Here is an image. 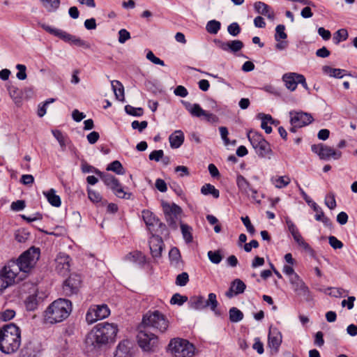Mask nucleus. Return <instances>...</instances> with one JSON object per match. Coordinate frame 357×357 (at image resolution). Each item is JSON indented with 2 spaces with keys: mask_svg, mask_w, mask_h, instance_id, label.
<instances>
[{
  "mask_svg": "<svg viewBox=\"0 0 357 357\" xmlns=\"http://www.w3.org/2000/svg\"><path fill=\"white\" fill-rule=\"evenodd\" d=\"M70 257L69 256L60 254L56 259V271L61 275H66L70 271Z\"/></svg>",
  "mask_w": 357,
  "mask_h": 357,
  "instance_id": "aec40b11",
  "label": "nucleus"
},
{
  "mask_svg": "<svg viewBox=\"0 0 357 357\" xmlns=\"http://www.w3.org/2000/svg\"><path fill=\"white\" fill-rule=\"evenodd\" d=\"M21 344V331L14 324L0 328V350L6 354L15 353Z\"/></svg>",
  "mask_w": 357,
  "mask_h": 357,
  "instance_id": "f03ea898",
  "label": "nucleus"
},
{
  "mask_svg": "<svg viewBox=\"0 0 357 357\" xmlns=\"http://www.w3.org/2000/svg\"><path fill=\"white\" fill-rule=\"evenodd\" d=\"M82 280L79 275H70L63 284V291L66 296H70L78 293L81 287Z\"/></svg>",
  "mask_w": 357,
  "mask_h": 357,
  "instance_id": "4468645a",
  "label": "nucleus"
},
{
  "mask_svg": "<svg viewBox=\"0 0 357 357\" xmlns=\"http://www.w3.org/2000/svg\"><path fill=\"white\" fill-rule=\"evenodd\" d=\"M312 152L317 154L320 159L328 160L331 158L337 160L341 158L342 152L323 144H313L311 146Z\"/></svg>",
  "mask_w": 357,
  "mask_h": 357,
  "instance_id": "ddd939ff",
  "label": "nucleus"
},
{
  "mask_svg": "<svg viewBox=\"0 0 357 357\" xmlns=\"http://www.w3.org/2000/svg\"><path fill=\"white\" fill-rule=\"evenodd\" d=\"M126 259L134 263L144 264L145 256L141 252L135 251L127 255Z\"/></svg>",
  "mask_w": 357,
  "mask_h": 357,
  "instance_id": "c9c22d12",
  "label": "nucleus"
},
{
  "mask_svg": "<svg viewBox=\"0 0 357 357\" xmlns=\"http://www.w3.org/2000/svg\"><path fill=\"white\" fill-rule=\"evenodd\" d=\"M15 315V312L13 310H6L0 312V321H6L13 319Z\"/></svg>",
  "mask_w": 357,
  "mask_h": 357,
  "instance_id": "5fc2aeb1",
  "label": "nucleus"
},
{
  "mask_svg": "<svg viewBox=\"0 0 357 357\" xmlns=\"http://www.w3.org/2000/svg\"><path fill=\"white\" fill-rule=\"evenodd\" d=\"M229 319L231 322H238L243 319V312L238 308L233 307L229 310Z\"/></svg>",
  "mask_w": 357,
  "mask_h": 357,
  "instance_id": "a19ab883",
  "label": "nucleus"
},
{
  "mask_svg": "<svg viewBox=\"0 0 357 357\" xmlns=\"http://www.w3.org/2000/svg\"><path fill=\"white\" fill-rule=\"evenodd\" d=\"M132 128L133 129H137L139 132H142L148 126L146 121H142L139 122L138 121H134L132 122Z\"/></svg>",
  "mask_w": 357,
  "mask_h": 357,
  "instance_id": "0e129e2a",
  "label": "nucleus"
},
{
  "mask_svg": "<svg viewBox=\"0 0 357 357\" xmlns=\"http://www.w3.org/2000/svg\"><path fill=\"white\" fill-rule=\"evenodd\" d=\"M162 209L165 214V220L169 226L173 229H176L177 222L180 220L182 210L180 206L175 204H169L164 203Z\"/></svg>",
  "mask_w": 357,
  "mask_h": 357,
  "instance_id": "1a4fd4ad",
  "label": "nucleus"
},
{
  "mask_svg": "<svg viewBox=\"0 0 357 357\" xmlns=\"http://www.w3.org/2000/svg\"><path fill=\"white\" fill-rule=\"evenodd\" d=\"M285 26L283 24H279L275 28V40L280 41L287 38V34L284 32Z\"/></svg>",
  "mask_w": 357,
  "mask_h": 357,
  "instance_id": "49530a36",
  "label": "nucleus"
},
{
  "mask_svg": "<svg viewBox=\"0 0 357 357\" xmlns=\"http://www.w3.org/2000/svg\"><path fill=\"white\" fill-rule=\"evenodd\" d=\"M291 117L290 123L291 126L303 127L309 125L313 121V118L310 114L303 112H290Z\"/></svg>",
  "mask_w": 357,
  "mask_h": 357,
  "instance_id": "2eb2a0df",
  "label": "nucleus"
},
{
  "mask_svg": "<svg viewBox=\"0 0 357 357\" xmlns=\"http://www.w3.org/2000/svg\"><path fill=\"white\" fill-rule=\"evenodd\" d=\"M117 333V325L108 322L99 323L87 334L85 339L86 346L91 351L99 349L114 342Z\"/></svg>",
  "mask_w": 357,
  "mask_h": 357,
  "instance_id": "f257e3e1",
  "label": "nucleus"
},
{
  "mask_svg": "<svg viewBox=\"0 0 357 357\" xmlns=\"http://www.w3.org/2000/svg\"><path fill=\"white\" fill-rule=\"evenodd\" d=\"M40 1L49 13L55 12L60 6V0H40Z\"/></svg>",
  "mask_w": 357,
  "mask_h": 357,
  "instance_id": "2f4dec72",
  "label": "nucleus"
},
{
  "mask_svg": "<svg viewBox=\"0 0 357 357\" xmlns=\"http://www.w3.org/2000/svg\"><path fill=\"white\" fill-rule=\"evenodd\" d=\"M323 73L328 75L330 77L335 78H342L346 74V70L340 68H333L328 66H324L322 67Z\"/></svg>",
  "mask_w": 357,
  "mask_h": 357,
  "instance_id": "cd10ccee",
  "label": "nucleus"
},
{
  "mask_svg": "<svg viewBox=\"0 0 357 357\" xmlns=\"http://www.w3.org/2000/svg\"><path fill=\"white\" fill-rule=\"evenodd\" d=\"M38 305V299L37 295L33 294L29 296L25 301V306L27 310L33 311Z\"/></svg>",
  "mask_w": 357,
  "mask_h": 357,
  "instance_id": "58836bf2",
  "label": "nucleus"
},
{
  "mask_svg": "<svg viewBox=\"0 0 357 357\" xmlns=\"http://www.w3.org/2000/svg\"><path fill=\"white\" fill-rule=\"evenodd\" d=\"M20 273H22V271L17 264L15 260H11L4 266L0 273L3 276L8 283L11 285L24 277L22 274V275L18 276Z\"/></svg>",
  "mask_w": 357,
  "mask_h": 357,
  "instance_id": "6e6552de",
  "label": "nucleus"
},
{
  "mask_svg": "<svg viewBox=\"0 0 357 357\" xmlns=\"http://www.w3.org/2000/svg\"><path fill=\"white\" fill-rule=\"evenodd\" d=\"M146 59L153 63L154 64L165 66V63L162 60L155 56L151 51H149L146 54Z\"/></svg>",
  "mask_w": 357,
  "mask_h": 357,
  "instance_id": "bf43d9fd",
  "label": "nucleus"
},
{
  "mask_svg": "<svg viewBox=\"0 0 357 357\" xmlns=\"http://www.w3.org/2000/svg\"><path fill=\"white\" fill-rule=\"evenodd\" d=\"M111 84L116 99L120 101H124V88L123 84L118 80L112 81Z\"/></svg>",
  "mask_w": 357,
  "mask_h": 357,
  "instance_id": "c85d7f7f",
  "label": "nucleus"
},
{
  "mask_svg": "<svg viewBox=\"0 0 357 357\" xmlns=\"http://www.w3.org/2000/svg\"><path fill=\"white\" fill-rule=\"evenodd\" d=\"M169 141L172 148H179L184 142L183 132L181 130H176L174 133L169 135Z\"/></svg>",
  "mask_w": 357,
  "mask_h": 357,
  "instance_id": "393cba45",
  "label": "nucleus"
},
{
  "mask_svg": "<svg viewBox=\"0 0 357 357\" xmlns=\"http://www.w3.org/2000/svg\"><path fill=\"white\" fill-rule=\"evenodd\" d=\"M217 46L223 51L236 53L243 47V43L239 40L223 42L219 40L214 41Z\"/></svg>",
  "mask_w": 357,
  "mask_h": 357,
  "instance_id": "f3484780",
  "label": "nucleus"
},
{
  "mask_svg": "<svg viewBox=\"0 0 357 357\" xmlns=\"http://www.w3.org/2000/svg\"><path fill=\"white\" fill-rule=\"evenodd\" d=\"M282 343V334L277 328H270L268 338V346L274 349L275 351L278 350Z\"/></svg>",
  "mask_w": 357,
  "mask_h": 357,
  "instance_id": "4be33fe9",
  "label": "nucleus"
},
{
  "mask_svg": "<svg viewBox=\"0 0 357 357\" xmlns=\"http://www.w3.org/2000/svg\"><path fill=\"white\" fill-rule=\"evenodd\" d=\"M142 218L146 223L148 229L153 233L155 231V227L158 226L159 227H165V225L160 222V220L154 215V214L149 211H142Z\"/></svg>",
  "mask_w": 357,
  "mask_h": 357,
  "instance_id": "a211bd4d",
  "label": "nucleus"
},
{
  "mask_svg": "<svg viewBox=\"0 0 357 357\" xmlns=\"http://www.w3.org/2000/svg\"><path fill=\"white\" fill-rule=\"evenodd\" d=\"M298 76H300V74L296 73H285L282 76V80L285 83L286 87L291 91L296 90L298 84L297 82L298 79Z\"/></svg>",
  "mask_w": 357,
  "mask_h": 357,
  "instance_id": "b1692460",
  "label": "nucleus"
},
{
  "mask_svg": "<svg viewBox=\"0 0 357 357\" xmlns=\"http://www.w3.org/2000/svg\"><path fill=\"white\" fill-rule=\"evenodd\" d=\"M183 104L192 116L203 117L208 123H216L218 121V118L216 115L203 109L197 103L192 105L190 102L183 101Z\"/></svg>",
  "mask_w": 357,
  "mask_h": 357,
  "instance_id": "9d476101",
  "label": "nucleus"
},
{
  "mask_svg": "<svg viewBox=\"0 0 357 357\" xmlns=\"http://www.w3.org/2000/svg\"><path fill=\"white\" fill-rule=\"evenodd\" d=\"M149 243L152 257L154 259L160 258L164 246L162 238L158 235L152 234L149 238Z\"/></svg>",
  "mask_w": 357,
  "mask_h": 357,
  "instance_id": "dca6fc26",
  "label": "nucleus"
},
{
  "mask_svg": "<svg viewBox=\"0 0 357 357\" xmlns=\"http://www.w3.org/2000/svg\"><path fill=\"white\" fill-rule=\"evenodd\" d=\"M40 249L31 247L24 252L15 261L17 264L22 275L26 277L34 268L40 258Z\"/></svg>",
  "mask_w": 357,
  "mask_h": 357,
  "instance_id": "20e7f679",
  "label": "nucleus"
},
{
  "mask_svg": "<svg viewBox=\"0 0 357 357\" xmlns=\"http://www.w3.org/2000/svg\"><path fill=\"white\" fill-rule=\"evenodd\" d=\"M25 208V202L23 200H17L11 204V209L15 211L23 210Z\"/></svg>",
  "mask_w": 357,
  "mask_h": 357,
  "instance_id": "774afa93",
  "label": "nucleus"
},
{
  "mask_svg": "<svg viewBox=\"0 0 357 357\" xmlns=\"http://www.w3.org/2000/svg\"><path fill=\"white\" fill-rule=\"evenodd\" d=\"M168 346L174 357H193L195 355V347L187 340L174 338Z\"/></svg>",
  "mask_w": 357,
  "mask_h": 357,
  "instance_id": "0eeeda50",
  "label": "nucleus"
},
{
  "mask_svg": "<svg viewBox=\"0 0 357 357\" xmlns=\"http://www.w3.org/2000/svg\"><path fill=\"white\" fill-rule=\"evenodd\" d=\"M130 38V33L125 29H122L119 31V42L124 43L126 40Z\"/></svg>",
  "mask_w": 357,
  "mask_h": 357,
  "instance_id": "69168bd1",
  "label": "nucleus"
},
{
  "mask_svg": "<svg viewBox=\"0 0 357 357\" xmlns=\"http://www.w3.org/2000/svg\"><path fill=\"white\" fill-rule=\"evenodd\" d=\"M208 259H210V261L213 263V264H219L222 259V257L220 252L219 250L218 251H208Z\"/></svg>",
  "mask_w": 357,
  "mask_h": 357,
  "instance_id": "3c124183",
  "label": "nucleus"
},
{
  "mask_svg": "<svg viewBox=\"0 0 357 357\" xmlns=\"http://www.w3.org/2000/svg\"><path fill=\"white\" fill-rule=\"evenodd\" d=\"M220 22L213 20L208 22L206 29L211 34H216L220 29Z\"/></svg>",
  "mask_w": 357,
  "mask_h": 357,
  "instance_id": "37998d69",
  "label": "nucleus"
},
{
  "mask_svg": "<svg viewBox=\"0 0 357 357\" xmlns=\"http://www.w3.org/2000/svg\"><path fill=\"white\" fill-rule=\"evenodd\" d=\"M181 230L183 235V238L186 241V243H190L192 241V227L188 226V225L181 223Z\"/></svg>",
  "mask_w": 357,
  "mask_h": 357,
  "instance_id": "79ce46f5",
  "label": "nucleus"
},
{
  "mask_svg": "<svg viewBox=\"0 0 357 357\" xmlns=\"http://www.w3.org/2000/svg\"><path fill=\"white\" fill-rule=\"evenodd\" d=\"M201 193L204 195H211L215 199L220 197L219 190L210 183H206L201 188Z\"/></svg>",
  "mask_w": 357,
  "mask_h": 357,
  "instance_id": "473e14b6",
  "label": "nucleus"
},
{
  "mask_svg": "<svg viewBox=\"0 0 357 357\" xmlns=\"http://www.w3.org/2000/svg\"><path fill=\"white\" fill-rule=\"evenodd\" d=\"M8 92L10 98L13 100L15 104L20 107L22 102V93L21 90L15 86H10L8 88Z\"/></svg>",
  "mask_w": 357,
  "mask_h": 357,
  "instance_id": "c756f323",
  "label": "nucleus"
},
{
  "mask_svg": "<svg viewBox=\"0 0 357 357\" xmlns=\"http://www.w3.org/2000/svg\"><path fill=\"white\" fill-rule=\"evenodd\" d=\"M88 197L91 202L96 203L100 202L102 199V197L99 192L91 189L88 190Z\"/></svg>",
  "mask_w": 357,
  "mask_h": 357,
  "instance_id": "13d9d810",
  "label": "nucleus"
},
{
  "mask_svg": "<svg viewBox=\"0 0 357 357\" xmlns=\"http://www.w3.org/2000/svg\"><path fill=\"white\" fill-rule=\"evenodd\" d=\"M95 173L100 176L104 183L110 188L112 185H116L117 178L110 174H103L98 170H96Z\"/></svg>",
  "mask_w": 357,
  "mask_h": 357,
  "instance_id": "f704fd0d",
  "label": "nucleus"
},
{
  "mask_svg": "<svg viewBox=\"0 0 357 357\" xmlns=\"http://www.w3.org/2000/svg\"><path fill=\"white\" fill-rule=\"evenodd\" d=\"M107 171H112L117 174L123 175L125 173V170L119 160H114L111 162L107 167Z\"/></svg>",
  "mask_w": 357,
  "mask_h": 357,
  "instance_id": "ea45409f",
  "label": "nucleus"
},
{
  "mask_svg": "<svg viewBox=\"0 0 357 357\" xmlns=\"http://www.w3.org/2000/svg\"><path fill=\"white\" fill-rule=\"evenodd\" d=\"M348 36V31L345 29H341L335 33L333 40L336 44H338L341 41L346 40Z\"/></svg>",
  "mask_w": 357,
  "mask_h": 357,
  "instance_id": "a18cd8bd",
  "label": "nucleus"
},
{
  "mask_svg": "<svg viewBox=\"0 0 357 357\" xmlns=\"http://www.w3.org/2000/svg\"><path fill=\"white\" fill-rule=\"evenodd\" d=\"M328 242L330 245L333 249H341L343 247V243L340 240H338L335 236H329Z\"/></svg>",
  "mask_w": 357,
  "mask_h": 357,
  "instance_id": "052dcab7",
  "label": "nucleus"
},
{
  "mask_svg": "<svg viewBox=\"0 0 357 357\" xmlns=\"http://www.w3.org/2000/svg\"><path fill=\"white\" fill-rule=\"evenodd\" d=\"M188 297L186 296H182L178 293L174 294L171 300L170 303L172 305H182L184 303L188 301Z\"/></svg>",
  "mask_w": 357,
  "mask_h": 357,
  "instance_id": "8fccbe9b",
  "label": "nucleus"
},
{
  "mask_svg": "<svg viewBox=\"0 0 357 357\" xmlns=\"http://www.w3.org/2000/svg\"><path fill=\"white\" fill-rule=\"evenodd\" d=\"M110 310L107 305H92L88 310L86 314V320L89 324H93L99 319L107 317Z\"/></svg>",
  "mask_w": 357,
  "mask_h": 357,
  "instance_id": "f8f14e48",
  "label": "nucleus"
},
{
  "mask_svg": "<svg viewBox=\"0 0 357 357\" xmlns=\"http://www.w3.org/2000/svg\"><path fill=\"white\" fill-rule=\"evenodd\" d=\"M137 343L144 351H154L158 345V337L153 333L141 331L138 333Z\"/></svg>",
  "mask_w": 357,
  "mask_h": 357,
  "instance_id": "9b49d317",
  "label": "nucleus"
},
{
  "mask_svg": "<svg viewBox=\"0 0 357 357\" xmlns=\"http://www.w3.org/2000/svg\"><path fill=\"white\" fill-rule=\"evenodd\" d=\"M254 8L257 13L264 15L271 20H274V11L268 4L262 1H257L254 3Z\"/></svg>",
  "mask_w": 357,
  "mask_h": 357,
  "instance_id": "5701e85b",
  "label": "nucleus"
},
{
  "mask_svg": "<svg viewBox=\"0 0 357 357\" xmlns=\"http://www.w3.org/2000/svg\"><path fill=\"white\" fill-rule=\"evenodd\" d=\"M142 323L145 326L153 328L161 333H165L169 325L166 316L158 310L146 313L143 316Z\"/></svg>",
  "mask_w": 357,
  "mask_h": 357,
  "instance_id": "423d86ee",
  "label": "nucleus"
},
{
  "mask_svg": "<svg viewBox=\"0 0 357 357\" xmlns=\"http://www.w3.org/2000/svg\"><path fill=\"white\" fill-rule=\"evenodd\" d=\"M326 205L330 208L333 209L336 206V202L334 195H328L325 199Z\"/></svg>",
  "mask_w": 357,
  "mask_h": 357,
  "instance_id": "338daca9",
  "label": "nucleus"
},
{
  "mask_svg": "<svg viewBox=\"0 0 357 357\" xmlns=\"http://www.w3.org/2000/svg\"><path fill=\"white\" fill-rule=\"evenodd\" d=\"M218 305V302L217 300V296L214 293H210L208 296V299H204V309L206 307H209L213 312H216V309Z\"/></svg>",
  "mask_w": 357,
  "mask_h": 357,
  "instance_id": "72a5a7b5",
  "label": "nucleus"
},
{
  "mask_svg": "<svg viewBox=\"0 0 357 357\" xmlns=\"http://www.w3.org/2000/svg\"><path fill=\"white\" fill-rule=\"evenodd\" d=\"M71 311V302L65 298H59L52 302L45 311V319L50 324L59 323L68 317Z\"/></svg>",
  "mask_w": 357,
  "mask_h": 357,
  "instance_id": "7ed1b4c3",
  "label": "nucleus"
},
{
  "mask_svg": "<svg viewBox=\"0 0 357 357\" xmlns=\"http://www.w3.org/2000/svg\"><path fill=\"white\" fill-rule=\"evenodd\" d=\"M258 118L261 120V127L265 130L267 134H270L272 132V128L271 125L274 124V119L270 114H259Z\"/></svg>",
  "mask_w": 357,
  "mask_h": 357,
  "instance_id": "a878e982",
  "label": "nucleus"
},
{
  "mask_svg": "<svg viewBox=\"0 0 357 357\" xmlns=\"http://www.w3.org/2000/svg\"><path fill=\"white\" fill-rule=\"evenodd\" d=\"M43 27L47 32H49L50 33H51V34H52V35L59 38L60 39L62 38V36H63V34L64 33V31H63L61 29L52 28V27H50L49 26L43 25Z\"/></svg>",
  "mask_w": 357,
  "mask_h": 357,
  "instance_id": "4d7b16f0",
  "label": "nucleus"
},
{
  "mask_svg": "<svg viewBox=\"0 0 357 357\" xmlns=\"http://www.w3.org/2000/svg\"><path fill=\"white\" fill-rule=\"evenodd\" d=\"M271 181L275 188H282L287 186L290 183L291 179L288 176H283L277 178H273Z\"/></svg>",
  "mask_w": 357,
  "mask_h": 357,
  "instance_id": "e433bc0d",
  "label": "nucleus"
},
{
  "mask_svg": "<svg viewBox=\"0 0 357 357\" xmlns=\"http://www.w3.org/2000/svg\"><path fill=\"white\" fill-rule=\"evenodd\" d=\"M16 68L18 70L16 75L17 78L20 80H24L27 77L26 73V67L23 64H17Z\"/></svg>",
  "mask_w": 357,
  "mask_h": 357,
  "instance_id": "864d4df0",
  "label": "nucleus"
},
{
  "mask_svg": "<svg viewBox=\"0 0 357 357\" xmlns=\"http://www.w3.org/2000/svg\"><path fill=\"white\" fill-rule=\"evenodd\" d=\"M289 282L294 291L301 296H307L309 294V289L305 282L301 279L298 274L289 278Z\"/></svg>",
  "mask_w": 357,
  "mask_h": 357,
  "instance_id": "6ab92c4d",
  "label": "nucleus"
},
{
  "mask_svg": "<svg viewBox=\"0 0 357 357\" xmlns=\"http://www.w3.org/2000/svg\"><path fill=\"white\" fill-rule=\"evenodd\" d=\"M229 33L233 36H238L241 32V27L236 22H233L227 27Z\"/></svg>",
  "mask_w": 357,
  "mask_h": 357,
  "instance_id": "6e6d98bb",
  "label": "nucleus"
},
{
  "mask_svg": "<svg viewBox=\"0 0 357 357\" xmlns=\"http://www.w3.org/2000/svg\"><path fill=\"white\" fill-rule=\"evenodd\" d=\"M125 111L127 114L133 116H141L144 113L142 107H134L129 105L125 107Z\"/></svg>",
  "mask_w": 357,
  "mask_h": 357,
  "instance_id": "de8ad7c7",
  "label": "nucleus"
},
{
  "mask_svg": "<svg viewBox=\"0 0 357 357\" xmlns=\"http://www.w3.org/2000/svg\"><path fill=\"white\" fill-rule=\"evenodd\" d=\"M169 257L171 264L174 266H177L181 259L179 250L176 248H172L169 252Z\"/></svg>",
  "mask_w": 357,
  "mask_h": 357,
  "instance_id": "c03bdc74",
  "label": "nucleus"
},
{
  "mask_svg": "<svg viewBox=\"0 0 357 357\" xmlns=\"http://www.w3.org/2000/svg\"><path fill=\"white\" fill-rule=\"evenodd\" d=\"M247 137L259 157L271 158L273 151L270 144L261 134L250 130L248 132Z\"/></svg>",
  "mask_w": 357,
  "mask_h": 357,
  "instance_id": "39448f33",
  "label": "nucleus"
},
{
  "mask_svg": "<svg viewBox=\"0 0 357 357\" xmlns=\"http://www.w3.org/2000/svg\"><path fill=\"white\" fill-rule=\"evenodd\" d=\"M129 342L128 340L121 342L117 346L114 355H119L122 357H130L129 356V348L128 344Z\"/></svg>",
  "mask_w": 357,
  "mask_h": 357,
  "instance_id": "4c0bfd02",
  "label": "nucleus"
},
{
  "mask_svg": "<svg viewBox=\"0 0 357 357\" xmlns=\"http://www.w3.org/2000/svg\"><path fill=\"white\" fill-rule=\"evenodd\" d=\"M236 183L241 192L242 190H246V188L250 184L242 175L237 176Z\"/></svg>",
  "mask_w": 357,
  "mask_h": 357,
  "instance_id": "603ef678",
  "label": "nucleus"
},
{
  "mask_svg": "<svg viewBox=\"0 0 357 357\" xmlns=\"http://www.w3.org/2000/svg\"><path fill=\"white\" fill-rule=\"evenodd\" d=\"M164 152L162 150H155L153 151L149 155L150 160H154L158 162L162 158Z\"/></svg>",
  "mask_w": 357,
  "mask_h": 357,
  "instance_id": "e2e57ef3",
  "label": "nucleus"
},
{
  "mask_svg": "<svg viewBox=\"0 0 357 357\" xmlns=\"http://www.w3.org/2000/svg\"><path fill=\"white\" fill-rule=\"evenodd\" d=\"M241 220H242L243 225H245V227H246L247 231L250 234H254L255 232V229L254 226L251 224L249 217L248 216L241 217Z\"/></svg>",
  "mask_w": 357,
  "mask_h": 357,
  "instance_id": "680f3d73",
  "label": "nucleus"
},
{
  "mask_svg": "<svg viewBox=\"0 0 357 357\" xmlns=\"http://www.w3.org/2000/svg\"><path fill=\"white\" fill-rule=\"evenodd\" d=\"M188 282H189V275H188V273L183 272L176 276V280H175V284L177 286L183 287V286H185Z\"/></svg>",
  "mask_w": 357,
  "mask_h": 357,
  "instance_id": "09e8293b",
  "label": "nucleus"
},
{
  "mask_svg": "<svg viewBox=\"0 0 357 357\" xmlns=\"http://www.w3.org/2000/svg\"><path fill=\"white\" fill-rule=\"evenodd\" d=\"M43 194L52 206L55 207L61 206V199L59 195H56V191L54 189L52 188L47 192H44Z\"/></svg>",
  "mask_w": 357,
  "mask_h": 357,
  "instance_id": "bb28decb",
  "label": "nucleus"
},
{
  "mask_svg": "<svg viewBox=\"0 0 357 357\" xmlns=\"http://www.w3.org/2000/svg\"><path fill=\"white\" fill-rule=\"evenodd\" d=\"M245 288L246 285L241 280L235 279L231 283L229 290L225 292V296L229 298H231L236 295L243 293Z\"/></svg>",
  "mask_w": 357,
  "mask_h": 357,
  "instance_id": "412c9836",
  "label": "nucleus"
},
{
  "mask_svg": "<svg viewBox=\"0 0 357 357\" xmlns=\"http://www.w3.org/2000/svg\"><path fill=\"white\" fill-rule=\"evenodd\" d=\"M189 305L191 308L195 310L204 309V297L202 296H194L190 298Z\"/></svg>",
  "mask_w": 357,
  "mask_h": 357,
  "instance_id": "7c9ffc66",
  "label": "nucleus"
}]
</instances>
